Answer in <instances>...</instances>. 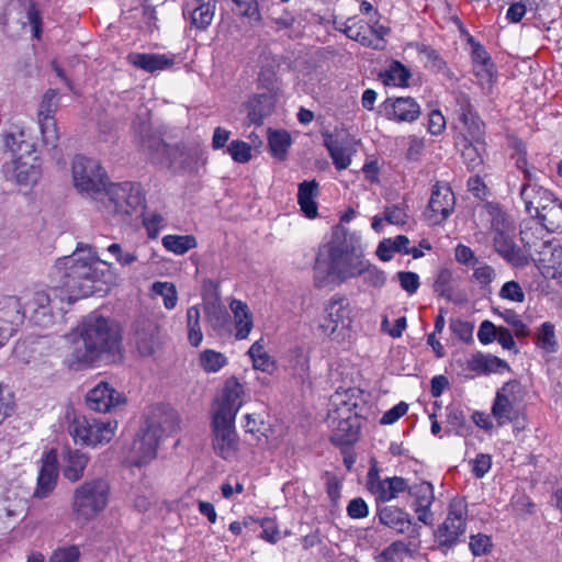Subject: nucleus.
Instances as JSON below:
<instances>
[{
	"mask_svg": "<svg viewBox=\"0 0 562 562\" xmlns=\"http://www.w3.org/2000/svg\"><path fill=\"white\" fill-rule=\"evenodd\" d=\"M55 290L61 291L60 299L72 303L81 297L104 292L112 274L106 261L95 256L83 257L77 249L71 256L59 258L53 270Z\"/></svg>",
	"mask_w": 562,
	"mask_h": 562,
	"instance_id": "1",
	"label": "nucleus"
},
{
	"mask_svg": "<svg viewBox=\"0 0 562 562\" xmlns=\"http://www.w3.org/2000/svg\"><path fill=\"white\" fill-rule=\"evenodd\" d=\"M121 334L111 319L91 313L77 326L70 345L69 366L90 367L103 358L115 359L120 353Z\"/></svg>",
	"mask_w": 562,
	"mask_h": 562,
	"instance_id": "2",
	"label": "nucleus"
},
{
	"mask_svg": "<svg viewBox=\"0 0 562 562\" xmlns=\"http://www.w3.org/2000/svg\"><path fill=\"white\" fill-rule=\"evenodd\" d=\"M243 385L236 378L225 382L223 393L212 409V445L215 453L224 460L233 459L238 451V436L235 429V417L241 407Z\"/></svg>",
	"mask_w": 562,
	"mask_h": 562,
	"instance_id": "3",
	"label": "nucleus"
},
{
	"mask_svg": "<svg viewBox=\"0 0 562 562\" xmlns=\"http://www.w3.org/2000/svg\"><path fill=\"white\" fill-rule=\"evenodd\" d=\"M178 428L179 419L173 409H158V413L147 418L145 427L135 436L127 450L125 461L132 467L149 463L157 456L160 438L175 432Z\"/></svg>",
	"mask_w": 562,
	"mask_h": 562,
	"instance_id": "4",
	"label": "nucleus"
},
{
	"mask_svg": "<svg viewBox=\"0 0 562 562\" xmlns=\"http://www.w3.org/2000/svg\"><path fill=\"white\" fill-rule=\"evenodd\" d=\"M356 409L357 403L348 391L335 392L330 396L325 423L331 430L333 443L349 446L357 441L360 425Z\"/></svg>",
	"mask_w": 562,
	"mask_h": 562,
	"instance_id": "5",
	"label": "nucleus"
},
{
	"mask_svg": "<svg viewBox=\"0 0 562 562\" xmlns=\"http://www.w3.org/2000/svg\"><path fill=\"white\" fill-rule=\"evenodd\" d=\"M103 213L111 225L130 223L132 215L145 203V194L139 183L125 181L110 183L104 189Z\"/></svg>",
	"mask_w": 562,
	"mask_h": 562,
	"instance_id": "6",
	"label": "nucleus"
},
{
	"mask_svg": "<svg viewBox=\"0 0 562 562\" xmlns=\"http://www.w3.org/2000/svg\"><path fill=\"white\" fill-rule=\"evenodd\" d=\"M110 484L97 477L80 484L74 490L71 514L79 522H88L102 513L109 503Z\"/></svg>",
	"mask_w": 562,
	"mask_h": 562,
	"instance_id": "7",
	"label": "nucleus"
},
{
	"mask_svg": "<svg viewBox=\"0 0 562 562\" xmlns=\"http://www.w3.org/2000/svg\"><path fill=\"white\" fill-rule=\"evenodd\" d=\"M72 180L78 192L92 199H98L108 186V176L101 164L80 155L72 161Z\"/></svg>",
	"mask_w": 562,
	"mask_h": 562,
	"instance_id": "8",
	"label": "nucleus"
},
{
	"mask_svg": "<svg viewBox=\"0 0 562 562\" xmlns=\"http://www.w3.org/2000/svg\"><path fill=\"white\" fill-rule=\"evenodd\" d=\"M117 422L75 416L68 426V432L75 443L95 447L112 440Z\"/></svg>",
	"mask_w": 562,
	"mask_h": 562,
	"instance_id": "9",
	"label": "nucleus"
},
{
	"mask_svg": "<svg viewBox=\"0 0 562 562\" xmlns=\"http://www.w3.org/2000/svg\"><path fill=\"white\" fill-rule=\"evenodd\" d=\"M492 228L495 232L494 247L501 257L515 267H525L530 262L532 245L526 240V234L521 233V240L525 245L524 248H519L508 234L509 225L502 215L493 218Z\"/></svg>",
	"mask_w": 562,
	"mask_h": 562,
	"instance_id": "10",
	"label": "nucleus"
},
{
	"mask_svg": "<svg viewBox=\"0 0 562 562\" xmlns=\"http://www.w3.org/2000/svg\"><path fill=\"white\" fill-rule=\"evenodd\" d=\"M467 509L461 504H451L445 521L435 532L438 547L448 550L454 547L465 532Z\"/></svg>",
	"mask_w": 562,
	"mask_h": 562,
	"instance_id": "11",
	"label": "nucleus"
},
{
	"mask_svg": "<svg viewBox=\"0 0 562 562\" xmlns=\"http://www.w3.org/2000/svg\"><path fill=\"white\" fill-rule=\"evenodd\" d=\"M324 146L338 171L347 169L351 165V158L357 151V142L344 130L324 132Z\"/></svg>",
	"mask_w": 562,
	"mask_h": 562,
	"instance_id": "12",
	"label": "nucleus"
},
{
	"mask_svg": "<svg viewBox=\"0 0 562 562\" xmlns=\"http://www.w3.org/2000/svg\"><path fill=\"white\" fill-rule=\"evenodd\" d=\"M408 481L402 476L382 479L376 464L370 467L367 474V490L374 496L376 502L386 503L406 492Z\"/></svg>",
	"mask_w": 562,
	"mask_h": 562,
	"instance_id": "13",
	"label": "nucleus"
},
{
	"mask_svg": "<svg viewBox=\"0 0 562 562\" xmlns=\"http://www.w3.org/2000/svg\"><path fill=\"white\" fill-rule=\"evenodd\" d=\"M538 269L547 278H562V247L551 241H539L532 245V257Z\"/></svg>",
	"mask_w": 562,
	"mask_h": 562,
	"instance_id": "14",
	"label": "nucleus"
},
{
	"mask_svg": "<svg viewBox=\"0 0 562 562\" xmlns=\"http://www.w3.org/2000/svg\"><path fill=\"white\" fill-rule=\"evenodd\" d=\"M456 196L448 184L437 182L432 187L431 196L425 210V217L431 225H439L445 222L453 212Z\"/></svg>",
	"mask_w": 562,
	"mask_h": 562,
	"instance_id": "15",
	"label": "nucleus"
},
{
	"mask_svg": "<svg viewBox=\"0 0 562 562\" xmlns=\"http://www.w3.org/2000/svg\"><path fill=\"white\" fill-rule=\"evenodd\" d=\"M24 318L25 312L19 297L5 296L0 300V348L13 336Z\"/></svg>",
	"mask_w": 562,
	"mask_h": 562,
	"instance_id": "16",
	"label": "nucleus"
},
{
	"mask_svg": "<svg viewBox=\"0 0 562 562\" xmlns=\"http://www.w3.org/2000/svg\"><path fill=\"white\" fill-rule=\"evenodd\" d=\"M406 492L412 499L411 507L416 514L417 520L425 525H431L434 521V513L431 512L435 502L434 485L427 481L408 483Z\"/></svg>",
	"mask_w": 562,
	"mask_h": 562,
	"instance_id": "17",
	"label": "nucleus"
},
{
	"mask_svg": "<svg viewBox=\"0 0 562 562\" xmlns=\"http://www.w3.org/2000/svg\"><path fill=\"white\" fill-rule=\"evenodd\" d=\"M362 251L329 257L328 276L339 282L361 276L364 269Z\"/></svg>",
	"mask_w": 562,
	"mask_h": 562,
	"instance_id": "18",
	"label": "nucleus"
},
{
	"mask_svg": "<svg viewBox=\"0 0 562 562\" xmlns=\"http://www.w3.org/2000/svg\"><path fill=\"white\" fill-rule=\"evenodd\" d=\"M33 159H29L27 155H19L10 162L3 166V171L19 184H35L41 177V167L38 158L32 154Z\"/></svg>",
	"mask_w": 562,
	"mask_h": 562,
	"instance_id": "19",
	"label": "nucleus"
},
{
	"mask_svg": "<svg viewBox=\"0 0 562 562\" xmlns=\"http://www.w3.org/2000/svg\"><path fill=\"white\" fill-rule=\"evenodd\" d=\"M517 389L518 384L516 382H508L496 392L492 405V416L495 418L497 426H504L517 418L518 413L514 406Z\"/></svg>",
	"mask_w": 562,
	"mask_h": 562,
	"instance_id": "20",
	"label": "nucleus"
},
{
	"mask_svg": "<svg viewBox=\"0 0 562 562\" xmlns=\"http://www.w3.org/2000/svg\"><path fill=\"white\" fill-rule=\"evenodd\" d=\"M124 402L125 397L106 382H100L86 395L88 407L98 413L111 412Z\"/></svg>",
	"mask_w": 562,
	"mask_h": 562,
	"instance_id": "21",
	"label": "nucleus"
},
{
	"mask_svg": "<svg viewBox=\"0 0 562 562\" xmlns=\"http://www.w3.org/2000/svg\"><path fill=\"white\" fill-rule=\"evenodd\" d=\"M387 120L395 122H414L420 115L419 104L411 97L387 98L382 104Z\"/></svg>",
	"mask_w": 562,
	"mask_h": 562,
	"instance_id": "22",
	"label": "nucleus"
},
{
	"mask_svg": "<svg viewBox=\"0 0 562 562\" xmlns=\"http://www.w3.org/2000/svg\"><path fill=\"white\" fill-rule=\"evenodd\" d=\"M361 237L356 232H349L344 225L333 227L331 238L327 243L328 256L353 254L361 250Z\"/></svg>",
	"mask_w": 562,
	"mask_h": 562,
	"instance_id": "23",
	"label": "nucleus"
},
{
	"mask_svg": "<svg viewBox=\"0 0 562 562\" xmlns=\"http://www.w3.org/2000/svg\"><path fill=\"white\" fill-rule=\"evenodd\" d=\"M159 327L149 319H139L135 324L134 341L138 352L146 357L155 352L159 344Z\"/></svg>",
	"mask_w": 562,
	"mask_h": 562,
	"instance_id": "24",
	"label": "nucleus"
},
{
	"mask_svg": "<svg viewBox=\"0 0 562 562\" xmlns=\"http://www.w3.org/2000/svg\"><path fill=\"white\" fill-rule=\"evenodd\" d=\"M207 283L214 288V296L211 300H204L203 310L206 322L215 331L223 330L229 321V313L221 301L218 284L209 280Z\"/></svg>",
	"mask_w": 562,
	"mask_h": 562,
	"instance_id": "25",
	"label": "nucleus"
},
{
	"mask_svg": "<svg viewBox=\"0 0 562 562\" xmlns=\"http://www.w3.org/2000/svg\"><path fill=\"white\" fill-rule=\"evenodd\" d=\"M520 196L525 203L527 213L532 217L540 213L544 205L555 199L549 190L536 183L522 184Z\"/></svg>",
	"mask_w": 562,
	"mask_h": 562,
	"instance_id": "26",
	"label": "nucleus"
},
{
	"mask_svg": "<svg viewBox=\"0 0 562 562\" xmlns=\"http://www.w3.org/2000/svg\"><path fill=\"white\" fill-rule=\"evenodd\" d=\"M58 477V467L57 460L53 452L48 453L43 461L41 467L38 477H37V486L34 491V497L36 498H45L47 497L55 488Z\"/></svg>",
	"mask_w": 562,
	"mask_h": 562,
	"instance_id": "27",
	"label": "nucleus"
},
{
	"mask_svg": "<svg viewBox=\"0 0 562 562\" xmlns=\"http://www.w3.org/2000/svg\"><path fill=\"white\" fill-rule=\"evenodd\" d=\"M89 456L78 449L67 448L63 452L61 472L65 479L75 483L79 481L89 463Z\"/></svg>",
	"mask_w": 562,
	"mask_h": 562,
	"instance_id": "28",
	"label": "nucleus"
},
{
	"mask_svg": "<svg viewBox=\"0 0 562 562\" xmlns=\"http://www.w3.org/2000/svg\"><path fill=\"white\" fill-rule=\"evenodd\" d=\"M378 516L382 525L394 529L398 533H405L411 529V515L401 507L391 505L380 507Z\"/></svg>",
	"mask_w": 562,
	"mask_h": 562,
	"instance_id": "29",
	"label": "nucleus"
},
{
	"mask_svg": "<svg viewBox=\"0 0 562 562\" xmlns=\"http://www.w3.org/2000/svg\"><path fill=\"white\" fill-rule=\"evenodd\" d=\"M276 99L270 93H261L252 97L246 104L247 117L251 124L262 125L265 117L274 109Z\"/></svg>",
	"mask_w": 562,
	"mask_h": 562,
	"instance_id": "30",
	"label": "nucleus"
},
{
	"mask_svg": "<svg viewBox=\"0 0 562 562\" xmlns=\"http://www.w3.org/2000/svg\"><path fill=\"white\" fill-rule=\"evenodd\" d=\"M127 61L147 72L168 69L173 65V59L162 54L131 53Z\"/></svg>",
	"mask_w": 562,
	"mask_h": 562,
	"instance_id": "31",
	"label": "nucleus"
},
{
	"mask_svg": "<svg viewBox=\"0 0 562 562\" xmlns=\"http://www.w3.org/2000/svg\"><path fill=\"white\" fill-rule=\"evenodd\" d=\"M347 318V311L345 307V300L333 299L324 310L323 322L319 325L321 328L327 334H334L339 325H345Z\"/></svg>",
	"mask_w": 562,
	"mask_h": 562,
	"instance_id": "32",
	"label": "nucleus"
},
{
	"mask_svg": "<svg viewBox=\"0 0 562 562\" xmlns=\"http://www.w3.org/2000/svg\"><path fill=\"white\" fill-rule=\"evenodd\" d=\"M140 147L144 151L148 154V156L158 164H166L168 166L173 165L172 155L178 150L175 147L166 144L158 136H150L147 138H143L140 143Z\"/></svg>",
	"mask_w": 562,
	"mask_h": 562,
	"instance_id": "33",
	"label": "nucleus"
},
{
	"mask_svg": "<svg viewBox=\"0 0 562 562\" xmlns=\"http://www.w3.org/2000/svg\"><path fill=\"white\" fill-rule=\"evenodd\" d=\"M337 29L345 33L348 38L359 42L364 47H370L373 49L381 48V45H379L381 41L378 40L375 43H373L370 40V27L363 21H358L356 18H350L346 22L341 23Z\"/></svg>",
	"mask_w": 562,
	"mask_h": 562,
	"instance_id": "34",
	"label": "nucleus"
},
{
	"mask_svg": "<svg viewBox=\"0 0 562 562\" xmlns=\"http://www.w3.org/2000/svg\"><path fill=\"white\" fill-rule=\"evenodd\" d=\"M457 145L461 147V157L470 170L474 171L482 167L484 140L479 145L463 135L460 139H457Z\"/></svg>",
	"mask_w": 562,
	"mask_h": 562,
	"instance_id": "35",
	"label": "nucleus"
},
{
	"mask_svg": "<svg viewBox=\"0 0 562 562\" xmlns=\"http://www.w3.org/2000/svg\"><path fill=\"white\" fill-rule=\"evenodd\" d=\"M229 306L235 319V337L239 340L247 338L254 326L252 315L247 304L239 300H233Z\"/></svg>",
	"mask_w": 562,
	"mask_h": 562,
	"instance_id": "36",
	"label": "nucleus"
},
{
	"mask_svg": "<svg viewBox=\"0 0 562 562\" xmlns=\"http://www.w3.org/2000/svg\"><path fill=\"white\" fill-rule=\"evenodd\" d=\"M540 224L551 233L562 231V202L559 199L552 200L542 207L536 216Z\"/></svg>",
	"mask_w": 562,
	"mask_h": 562,
	"instance_id": "37",
	"label": "nucleus"
},
{
	"mask_svg": "<svg viewBox=\"0 0 562 562\" xmlns=\"http://www.w3.org/2000/svg\"><path fill=\"white\" fill-rule=\"evenodd\" d=\"M50 296L45 291L34 293L32 304L34 306L32 319L36 325L48 326L53 323V314L49 308Z\"/></svg>",
	"mask_w": 562,
	"mask_h": 562,
	"instance_id": "38",
	"label": "nucleus"
},
{
	"mask_svg": "<svg viewBox=\"0 0 562 562\" xmlns=\"http://www.w3.org/2000/svg\"><path fill=\"white\" fill-rule=\"evenodd\" d=\"M216 2L192 5L190 9L184 7L183 14H189L191 24L199 30H206L214 18Z\"/></svg>",
	"mask_w": 562,
	"mask_h": 562,
	"instance_id": "39",
	"label": "nucleus"
},
{
	"mask_svg": "<svg viewBox=\"0 0 562 562\" xmlns=\"http://www.w3.org/2000/svg\"><path fill=\"white\" fill-rule=\"evenodd\" d=\"M458 121L462 127L457 139H460L463 135H467L470 139L474 140L479 145L482 140H484V123L476 113L469 116H467V114H462L461 119Z\"/></svg>",
	"mask_w": 562,
	"mask_h": 562,
	"instance_id": "40",
	"label": "nucleus"
},
{
	"mask_svg": "<svg viewBox=\"0 0 562 562\" xmlns=\"http://www.w3.org/2000/svg\"><path fill=\"white\" fill-rule=\"evenodd\" d=\"M3 144L5 149L11 153L12 159L21 154L27 155L29 159H33L34 145L25 140L22 131L7 133L3 137Z\"/></svg>",
	"mask_w": 562,
	"mask_h": 562,
	"instance_id": "41",
	"label": "nucleus"
},
{
	"mask_svg": "<svg viewBox=\"0 0 562 562\" xmlns=\"http://www.w3.org/2000/svg\"><path fill=\"white\" fill-rule=\"evenodd\" d=\"M316 188V179L303 181L299 186L297 202L302 212L308 218H316V203L313 200L314 189Z\"/></svg>",
	"mask_w": 562,
	"mask_h": 562,
	"instance_id": "42",
	"label": "nucleus"
},
{
	"mask_svg": "<svg viewBox=\"0 0 562 562\" xmlns=\"http://www.w3.org/2000/svg\"><path fill=\"white\" fill-rule=\"evenodd\" d=\"M292 144L291 136L285 131H271L268 136V145L271 155L279 159L286 158L288 149Z\"/></svg>",
	"mask_w": 562,
	"mask_h": 562,
	"instance_id": "43",
	"label": "nucleus"
},
{
	"mask_svg": "<svg viewBox=\"0 0 562 562\" xmlns=\"http://www.w3.org/2000/svg\"><path fill=\"white\" fill-rule=\"evenodd\" d=\"M196 245V239L192 235H166L162 238V246L176 255H183Z\"/></svg>",
	"mask_w": 562,
	"mask_h": 562,
	"instance_id": "44",
	"label": "nucleus"
},
{
	"mask_svg": "<svg viewBox=\"0 0 562 562\" xmlns=\"http://www.w3.org/2000/svg\"><path fill=\"white\" fill-rule=\"evenodd\" d=\"M381 77L383 83L386 86L404 87L407 86L411 72L403 64L394 60Z\"/></svg>",
	"mask_w": 562,
	"mask_h": 562,
	"instance_id": "45",
	"label": "nucleus"
},
{
	"mask_svg": "<svg viewBox=\"0 0 562 562\" xmlns=\"http://www.w3.org/2000/svg\"><path fill=\"white\" fill-rule=\"evenodd\" d=\"M200 318L201 314L198 306H191L187 310L188 340L193 347H199L203 340Z\"/></svg>",
	"mask_w": 562,
	"mask_h": 562,
	"instance_id": "46",
	"label": "nucleus"
},
{
	"mask_svg": "<svg viewBox=\"0 0 562 562\" xmlns=\"http://www.w3.org/2000/svg\"><path fill=\"white\" fill-rule=\"evenodd\" d=\"M151 292L153 294L162 297L164 306L167 310H172L176 307L178 302V292L173 283L156 281L151 285Z\"/></svg>",
	"mask_w": 562,
	"mask_h": 562,
	"instance_id": "47",
	"label": "nucleus"
},
{
	"mask_svg": "<svg viewBox=\"0 0 562 562\" xmlns=\"http://www.w3.org/2000/svg\"><path fill=\"white\" fill-rule=\"evenodd\" d=\"M543 0H518L513 2L507 12L506 19L510 23H518L525 16L527 10H537Z\"/></svg>",
	"mask_w": 562,
	"mask_h": 562,
	"instance_id": "48",
	"label": "nucleus"
},
{
	"mask_svg": "<svg viewBox=\"0 0 562 562\" xmlns=\"http://www.w3.org/2000/svg\"><path fill=\"white\" fill-rule=\"evenodd\" d=\"M434 289L436 293L448 301H456L453 278L449 270L445 269L438 273L434 283Z\"/></svg>",
	"mask_w": 562,
	"mask_h": 562,
	"instance_id": "49",
	"label": "nucleus"
},
{
	"mask_svg": "<svg viewBox=\"0 0 562 562\" xmlns=\"http://www.w3.org/2000/svg\"><path fill=\"white\" fill-rule=\"evenodd\" d=\"M58 91L56 89H48L42 97L38 105L37 120L55 117L58 109Z\"/></svg>",
	"mask_w": 562,
	"mask_h": 562,
	"instance_id": "50",
	"label": "nucleus"
},
{
	"mask_svg": "<svg viewBox=\"0 0 562 562\" xmlns=\"http://www.w3.org/2000/svg\"><path fill=\"white\" fill-rule=\"evenodd\" d=\"M324 480L326 494L330 502V510L331 513H335L339 508V499L341 496V483L336 475L330 474L329 472L325 473Z\"/></svg>",
	"mask_w": 562,
	"mask_h": 562,
	"instance_id": "51",
	"label": "nucleus"
},
{
	"mask_svg": "<svg viewBox=\"0 0 562 562\" xmlns=\"http://www.w3.org/2000/svg\"><path fill=\"white\" fill-rule=\"evenodd\" d=\"M226 362V357L222 352L212 349H206L200 355V364L206 372H217Z\"/></svg>",
	"mask_w": 562,
	"mask_h": 562,
	"instance_id": "52",
	"label": "nucleus"
},
{
	"mask_svg": "<svg viewBox=\"0 0 562 562\" xmlns=\"http://www.w3.org/2000/svg\"><path fill=\"white\" fill-rule=\"evenodd\" d=\"M537 345L547 352L557 350L554 326L551 323H543L537 336Z\"/></svg>",
	"mask_w": 562,
	"mask_h": 562,
	"instance_id": "53",
	"label": "nucleus"
},
{
	"mask_svg": "<svg viewBox=\"0 0 562 562\" xmlns=\"http://www.w3.org/2000/svg\"><path fill=\"white\" fill-rule=\"evenodd\" d=\"M43 142L45 145L55 148L59 138V133L55 117L40 119L38 120Z\"/></svg>",
	"mask_w": 562,
	"mask_h": 562,
	"instance_id": "54",
	"label": "nucleus"
},
{
	"mask_svg": "<svg viewBox=\"0 0 562 562\" xmlns=\"http://www.w3.org/2000/svg\"><path fill=\"white\" fill-rule=\"evenodd\" d=\"M227 153L239 164H246L251 159V146L244 140H233L227 147Z\"/></svg>",
	"mask_w": 562,
	"mask_h": 562,
	"instance_id": "55",
	"label": "nucleus"
},
{
	"mask_svg": "<svg viewBox=\"0 0 562 562\" xmlns=\"http://www.w3.org/2000/svg\"><path fill=\"white\" fill-rule=\"evenodd\" d=\"M108 252L114 257L117 263L122 267L132 266L138 260L135 251L124 249L121 244L113 243L106 248Z\"/></svg>",
	"mask_w": 562,
	"mask_h": 562,
	"instance_id": "56",
	"label": "nucleus"
},
{
	"mask_svg": "<svg viewBox=\"0 0 562 562\" xmlns=\"http://www.w3.org/2000/svg\"><path fill=\"white\" fill-rule=\"evenodd\" d=\"M234 4V11L243 16H247L254 21L261 20L259 4L257 0H231Z\"/></svg>",
	"mask_w": 562,
	"mask_h": 562,
	"instance_id": "57",
	"label": "nucleus"
},
{
	"mask_svg": "<svg viewBox=\"0 0 562 562\" xmlns=\"http://www.w3.org/2000/svg\"><path fill=\"white\" fill-rule=\"evenodd\" d=\"M494 312L497 313L508 325L513 327L516 336H527L529 334L526 324L520 319L516 312L512 310L499 312L497 308H495Z\"/></svg>",
	"mask_w": 562,
	"mask_h": 562,
	"instance_id": "58",
	"label": "nucleus"
},
{
	"mask_svg": "<svg viewBox=\"0 0 562 562\" xmlns=\"http://www.w3.org/2000/svg\"><path fill=\"white\" fill-rule=\"evenodd\" d=\"M80 550L77 546L59 547L53 551L49 562H78Z\"/></svg>",
	"mask_w": 562,
	"mask_h": 562,
	"instance_id": "59",
	"label": "nucleus"
},
{
	"mask_svg": "<svg viewBox=\"0 0 562 562\" xmlns=\"http://www.w3.org/2000/svg\"><path fill=\"white\" fill-rule=\"evenodd\" d=\"M449 326L453 335H456L460 340L464 342L472 341L474 330V326L472 323L460 318H456L450 321Z\"/></svg>",
	"mask_w": 562,
	"mask_h": 562,
	"instance_id": "60",
	"label": "nucleus"
},
{
	"mask_svg": "<svg viewBox=\"0 0 562 562\" xmlns=\"http://www.w3.org/2000/svg\"><path fill=\"white\" fill-rule=\"evenodd\" d=\"M361 276H363L364 283L373 288H381L386 281L385 273L371 266L368 261H364V269Z\"/></svg>",
	"mask_w": 562,
	"mask_h": 562,
	"instance_id": "61",
	"label": "nucleus"
},
{
	"mask_svg": "<svg viewBox=\"0 0 562 562\" xmlns=\"http://www.w3.org/2000/svg\"><path fill=\"white\" fill-rule=\"evenodd\" d=\"M418 53L425 57L426 67L436 71H440L445 67L443 59L431 47L424 44L418 45Z\"/></svg>",
	"mask_w": 562,
	"mask_h": 562,
	"instance_id": "62",
	"label": "nucleus"
},
{
	"mask_svg": "<svg viewBox=\"0 0 562 562\" xmlns=\"http://www.w3.org/2000/svg\"><path fill=\"white\" fill-rule=\"evenodd\" d=\"M499 296L505 300L521 303L525 301V293L516 281H508L504 283L499 291Z\"/></svg>",
	"mask_w": 562,
	"mask_h": 562,
	"instance_id": "63",
	"label": "nucleus"
},
{
	"mask_svg": "<svg viewBox=\"0 0 562 562\" xmlns=\"http://www.w3.org/2000/svg\"><path fill=\"white\" fill-rule=\"evenodd\" d=\"M470 550L474 555L486 554L492 548L491 538L483 533L473 535L470 538Z\"/></svg>",
	"mask_w": 562,
	"mask_h": 562,
	"instance_id": "64",
	"label": "nucleus"
}]
</instances>
